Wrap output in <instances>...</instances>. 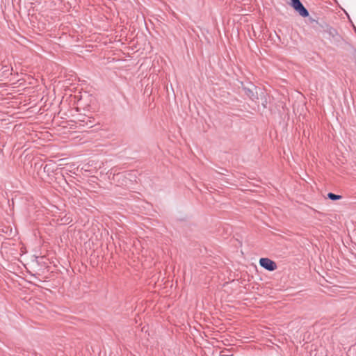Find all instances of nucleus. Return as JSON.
Segmentation results:
<instances>
[{"label": "nucleus", "mask_w": 356, "mask_h": 356, "mask_svg": "<svg viewBox=\"0 0 356 356\" xmlns=\"http://www.w3.org/2000/svg\"><path fill=\"white\" fill-rule=\"evenodd\" d=\"M259 264L261 267L268 270H274L277 268L276 264L268 258H261L259 260Z\"/></svg>", "instance_id": "2"}, {"label": "nucleus", "mask_w": 356, "mask_h": 356, "mask_svg": "<svg viewBox=\"0 0 356 356\" xmlns=\"http://www.w3.org/2000/svg\"><path fill=\"white\" fill-rule=\"evenodd\" d=\"M327 197L332 200H339L341 198V196L339 195H335L332 193H329L327 194Z\"/></svg>", "instance_id": "3"}, {"label": "nucleus", "mask_w": 356, "mask_h": 356, "mask_svg": "<svg viewBox=\"0 0 356 356\" xmlns=\"http://www.w3.org/2000/svg\"><path fill=\"white\" fill-rule=\"evenodd\" d=\"M291 6L301 16L307 17L309 15L308 11L302 6L300 0H291Z\"/></svg>", "instance_id": "1"}]
</instances>
